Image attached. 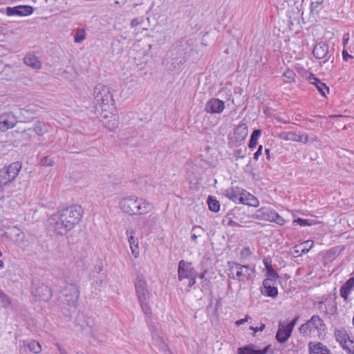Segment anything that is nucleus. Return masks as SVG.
<instances>
[{
	"mask_svg": "<svg viewBox=\"0 0 354 354\" xmlns=\"http://www.w3.org/2000/svg\"><path fill=\"white\" fill-rule=\"evenodd\" d=\"M33 131H35L38 136H42L47 131V127L45 124L38 122L33 129Z\"/></svg>",
	"mask_w": 354,
	"mask_h": 354,
	"instance_id": "ea45409f",
	"label": "nucleus"
},
{
	"mask_svg": "<svg viewBox=\"0 0 354 354\" xmlns=\"http://www.w3.org/2000/svg\"><path fill=\"white\" fill-rule=\"evenodd\" d=\"M152 344L156 347L158 351L168 354L170 353L168 346L165 342V340L162 336V333L159 331H153L152 334Z\"/></svg>",
	"mask_w": 354,
	"mask_h": 354,
	"instance_id": "2eb2a0df",
	"label": "nucleus"
},
{
	"mask_svg": "<svg viewBox=\"0 0 354 354\" xmlns=\"http://www.w3.org/2000/svg\"><path fill=\"white\" fill-rule=\"evenodd\" d=\"M134 286L140 307L145 315L151 313L150 306L148 304L149 291L145 277L138 274L134 282Z\"/></svg>",
	"mask_w": 354,
	"mask_h": 354,
	"instance_id": "7ed1b4c3",
	"label": "nucleus"
},
{
	"mask_svg": "<svg viewBox=\"0 0 354 354\" xmlns=\"http://www.w3.org/2000/svg\"><path fill=\"white\" fill-rule=\"evenodd\" d=\"M80 288L73 283H66L59 295V300L69 308L75 309L80 297Z\"/></svg>",
	"mask_w": 354,
	"mask_h": 354,
	"instance_id": "39448f33",
	"label": "nucleus"
},
{
	"mask_svg": "<svg viewBox=\"0 0 354 354\" xmlns=\"http://www.w3.org/2000/svg\"><path fill=\"white\" fill-rule=\"evenodd\" d=\"M24 63L35 69H39L41 67V63L38 57L32 53H28L25 56Z\"/></svg>",
	"mask_w": 354,
	"mask_h": 354,
	"instance_id": "b1692460",
	"label": "nucleus"
},
{
	"mask_svg": "<svg viewBox=\"0 0 354 354\" xmlns=\"http://www.w3.org/2000/svg\"><path fill=\"white\" fill-rule=\"evenodd\" d=\"M340 343L344 348L348 350L349 354H354V343L349 339L348 336L346 338L345 337H342L340 340Z\"/></svg>",
	"mask_w": 354,
	"mask_h": 354,
	"instance_id": "c85d7f7f",
	"label": "nucleus"
},
{
	"mask_svg": "<svg viewBox=\"0 0 354 354\" xmlns=\"http://www.w3.org/2000/svg\"><path fill=\"white\" fill-rule=\"evenodd\" d=\"M34 11V8L30 6H17L15 7H8L6 13L8 16H28Z\"/></svg>",
	"mask_w": 354,
	"mask_h": 354,
	"instance_id": "f8f14e48",
	"label": "nucleus"
},
{
	"mask_svg": "<svg viewBox=\"0 0 354 354\" xmlns=\"http://www.w3.org/2000/svg\"><path fill=\"white\" fill-rule=\"evenodd\" d=\"M49 226L56 234L59 235L66 234L71 230V228L68 227V225L66 226L65 221L58 212L52 215L49 218Z\"/></svg>",
	"mask_w": 354,
	"mask_h": 354,
	"instance_id": "1a4fd4ad",
	"label": "nucleus"
},
{
	"mask_svg": "<svg viewBox=\"0 0 354 354\" xmlns=\"http://www.w3.org/2000/svg\"><path fill=\"white\" fill-rule=\"evenodd\" d=\"M103 271V265L102 263L100 262L99 264H97L94 268V270L91 273H95L97 274H105Z\"/></svg>",
	"mask_w": 354,
	"mask_h": 354,
	"instance_id": "de8ad7c7",
	"label": "nucleus"
},
{
	"mask_svg": "<svg viewBox=\"0 0 354 354\" xmlns=\"http://www.w3.org/2000/svg\"><path fill=\"white\" fill-rule=\"evenodd\" d=\"M265 288V294L268 297H276L278 295V290L275 286H266Z\"/></svg>",
	"mask_w": 354,
	"mask_h": 354,
	"instance_id": "a19ab883",
	"label": "nucleus"
},
{
	"mask_svg": "<svg viewBox=\"0 0 354 354\" xmlns=\"http://www.w3.org/2000/svg\"><path fill=\"white\" fill-rule=\"evenodd\" d=\"M251 254L252 252L250 249L248 247H245L241 250L240 255L241 258L247 259L251 255Z\"/></svg>",
	"mask_w": 354,
	"mask_h": 354,
	"instance_id": "09e8293b",
	"label": "nucleus"
},
{
	"mask_svg": "<svg viewBox=\"0 0 354 354\" xmlns=\"http://www.w3.org/2000/svg\"><path fill=\"white\" fill-rule=\"evenodd\" d=\"M141 24V21L138 18H134L131 20V26L132 28L136 27Z\"/></svg>",
	"mask_w": 354,
	"mask_h": 354,
	"instance_id": "052dcab7",
	"label": "nucleus"
},
{
	"mask_svg": "<svg viewBox=\"0 0 354 354\" xmlns=\"http://www.w3.org/2000/svg\"><path fill=\"white\" fill-rule=\"evenodd\" d=\"M227 225H228V226H239V224L237 223L234 222V221H232L231 219V218H229L227 219Z\"/></svg>",
	"mask_w": 354,
	"mask_h": 354,
	"instance_id": "680f3d73",
	"label": "nucleus"
},
{
	"mask_svg": "<svg viewBox=\"0 0 354 354\" xmlns=\"http://www.w3.org/2000/svg\"><path fill=\"white\" fill-rule=\"evenodd\" d=\"M250 319V317L248 316V315H246L245 317V318L243 319H239V320H237L236 322H235V324L236 326H240L241 324H243L245 322H248V319Z\"/></svg>",
	"mask_w": 354,
	"mask_h": 354,
	"instance_id": "13d9d810",
	"label": "nucleus"
},
{
	"mask_svg": "<svg viewBox=\"0 0 354 354\" xmlns=\"http://www.w3.org/2000/svg\"><path fill=\"white\" fill-rule=\"evenodd\" d=\"M267 278L273 281H277L279 278V274L275 270L273 269L272 266H267V272H266Z\"/></svg>",
	"mask_w": 354,
	"mask_h": 354,
	"instance_id": "79ce46f5",
	"label": "nucleus"
},
{
	"mask_svg": "<svg viewBox=\"0 0 354 354\" xmlns=\"http://www.w3.org/2000/svg\"><path fill=\"white\" fill-rule=\"evenodd\" d=\"M11 305L10 297L0 289V306L7 308Z\"/></svg>",
	"mask_w": 354,
	"mask_h": 354,
	"instance_id": "f704fd0d",
	"label": "nucleus"
},
{
	"mask_svg": "<svg viewBox=\"0 0 354 354\" xmlns=\"http://www.w3.org/2000/svg\"><path fill=\"white\" fill-rule=\"evenodd\" d=\"M225 195L234 203L245 204L244 196L234 193L233 190H226Z\"/></svg>",
	"mask_w": 354,
	"mask_h": 354,
	"instance_id": "bb28decb",
	"label": "nucleus"
},
{
	"mask_svg": "<svg viewBox=\"0 0 354 354\" xmlns=\"http://www.w3.org/2000/svg\"><path fill=\"white\" fill-rule=\"evenodd\" d=\"M309 80H314L311 82L312 84L315 85L321 95L324 97L326 96V94L329 92V88L323 83L320 80L314 77L313 74L310 73L308 77Z\"/></svg>",
	"mask_w": 354,
	"mask_h": 354,
	"instance_id": "4be33fe9",
	"label": "nucleus"
},
{
	"mask_svg": "<svg viewBox=\"0 0 354 354\" xmlns=\"http://www.w3.org/2000/svg\"><path fill=\"white\" fill-rule=\"evenodd\" d=\"M342 55H343V58L345 61H347L348 58L351 57V56L345 50H343Z\"/></svg>",
	"mask_w": 354,
	"mask_h": 354,
	"instance_id": "0e129e2a",
	"label": "nucleus"
},
{
	"mask_svg": "<svg viewBox=\"0 0 354 354\" xmlns=\"http://www.w3.org/2000/svg\"><path fill=\"white\" fill-rule=\"evenodd\" d=\"M189 283H188V287H192V286H194L196 283V279H195V277L193 275L192 277H189Z\"/></svg>",
	"mask_w": 354,
	"mask_h": 354,
	"instance_id": "e2e57ef3",
	"label": "nucleus"
},
{
	"mask_svg": "<svg viewBox=\"0 0 354 354\" xmlns=\"http://www.w3.org/2000/svg\"><path fill=\"white\" fill-rule=\"evenodd\" d=\"M272 222H275L278 225H283L285 223V220L283 217L279 216L277 212L274 215Z\"/></svg>",
	"mask_w": 354,
	"mask_h": 354,
	"instance_id": "8fccbe9b",
	"label": "nucleus"
},
{
	"mask_svg": "<svg viewBox=\"0 0 354 354\" xmlns=\"http://www.w3.org/2000/svg\"><path fill=\"white\" fill-rule=\"evenodd\" d=\"M257 217L265 221L272 222L276 212L268 208L263 207L258 210Z\"/></svg>",
	"mask_w": 354,
	"mask_h": 354,
	"instance_id": "393cba45",
	"label": "nucleus"
},
{
	"mask_svg": "<svg viewBox=\"0 0 354 354\" xmlns=\"http://www.w3.org/2000/svg\"><path fill=\"white\" fill-rule=\"evenodd\" d=\"M309 354H329V351L327 347L323 345L321 342H309Z\"/></svg>",
	"mask_w": 354,
	"mask_h": 354,
	"instance_id": "aec40b11",
	"label": "nucleus"
},
{
	"mask_svg": "<svg viewBox=\"0 0 354 354\" xmlns=\"http://www.w3.org/2000/svg\"><path fill=\"white\" fill-rule=\"evenodd\" d=\"M301 245H297L295 246L294 251L292 252V255L295 257H300L302 254H304L303 252H301Z\"/></svg>",
	"mask_w": 354,
	"mask_h": 354,
	"instance_id": "3c124183",
	"label": "nucleus"
},
{
	"mask_svg": "<svg viewBox=\"0 0 354 354\" xmlns=\"http://www.w3.org/2000/svg\"><path fill=\"white\" fill-rule=\"evenodd\" d=\"M224 108V102L218 98H211L205 104V111L212 114L220 113Z\"/></svg>",
	"mask_w": 354,
	"mask_h": 354,
	"instance_id": "4468645a",
	"label": "nucleus"
},
{
	"mask_svg": "<svg viewBox=\"0 0 354 354\" xmlns=\"http://www.w3.org/2000/svg\"><path fill=\"white\" fill-rule=\"evenodd\" d=\"M32 294L35 297L43 301L48 300L52 296L51 290L48 286L41 283L34 284Z\"/></svg>",
	"mask_w": 354,
	"mask_h": 354,
	"instance_id": "9b49d317",
	"label": "nucleus"
},
{
	"mask_svg": "<svg viewBox=\"0 0 354 354\" xmlns=\"http://www.w3.org/2000/svg\"><path fill=\"white\" fill-rule=\"evenodd\" d=\"M203 229L198 225H195L192 229V235H191V239L196 243L197 242V238L199 236H201L202 232H203Z\"/></svg>",
	"mask_w": 354,
	"mask_h": 354,
	"instance_id": "e433bc0d",
	"label": "nucleus"
},
{
	"mask_svg": "<svg viewBox=\"0 0 354 354\" xmlns=\"http://www.w3.org/2000/svg\"><path fill=\"white\" fill-rule=\"evenodd\" d=\"M248 127L245 124L239 125L234 130V134L238 139L244 140L248 135Z\"/></svg>",
	"mask_w": 354,
	"mask_h": 354,
	"instance_id": "cd10ccee",
	"label": "nucleus"
},
{
	"mask_svg": "<svg viewBox=\"0 0 354 354\" xmlns=\"http://www.w3.org/2000/svg\"><path fill=\"white\" fill-rule=\"evenodd\" d=\"M3 257V253L0 250V258ZM4 268V263L2 259H0V269H3Z\"/></svg>",
	"mask_w": 354,
	"mask_h": 354,
	"instance_id": "338daca9",
	"label": "nucleus"
},
{
	"mask_svg": "<svg viewBox=\"0 0 354 354\" xmlns=\"http://www.w3.org/2000/svg\"><path fill=\"white\" fill-rule=\"evenodd\" d=\"M262 149H263L262 145H260V146L258 147L257 151L254 153V160H258L259 156L261 154Z\"/></svg>",
	"mask_w": 354,
	"mask_h": 354,
	"instance_id": "bf43d9fd",
	"label": "nucleus"
},
{
	"mask_svg": "<svg viewBox=\"0 0 354 354\" xmlns=\"http://www.w3.org/2000/svg\"><path fill=\"white\" fill-rule=\"evenodd\" d=\"M121 210L129 215L148 214L153 209L152 204L142 198L130 196L122 198L119 203Z\"/></svg>",
	"mask_w": 354,
	"mask_h": 354,
	"instance_id": "f257e3e1",
	"label": "nucleus"
},
{
	"mask_svg": "<svg viewBox=\"0 0 354 354\" xmlns=\"http://www.w3.org/2000/svg\"><path fill=\"white\" fill-rule=\"evenodd\" d=\"M326 314L333 315L337 312V305L335 302L325 304V310H324Z\"/></svg>",
	"mask_w": 354,
	"mask_h": 354,
	"instance_id": "37998d69",
	"label": "nucleus"
},
{
	"mask_svg": "<svg viewBox=\"0 0 354 354\" xmlns=\"http://www.w3.org/2000/svg\"><path fill=\"white\" fill-rule=\"evenodd\" d=\"M261 133V131L260 129H255L252 135H251V137H250V142H249V144H248V147L249 148H254L257 144V140L259 138V137L260 136Z\"/></svg>",
	"mask_w": 354,
	"mask_h": 354,
	"instance_id": "473e14b6",
	"label": "nucleus"
},
{
	"mask_svg": "<svg viewBox=\"0 0 354 354\" xmlns=\"http://www.w3.org/2000/svg\"><path fill=\"white\" fill-rule=\"evenodd\" d=\"M299 317H296L295 319H293L288 325H286L288 328H289L290 330L292 331L295 326L297 324V322L298 320Z\"/></svg>",
	"mask_w": 354,
	"mask_h": 354,
	"instance_id": "6e6d98bb",
	"label": "nucleus"
},
{
	"mask_svg": "<svg viewBox=\"0 0 354 354\" xmlns=\"http://www.w3.org/2000/svg\"><path fill=\"white\" fill-rule=\"evenodd\" d=\"M194 268L192 267V263L181 260L178 263V279L182 281L184 279H188L193 276Z\"/></svg>",
	"mask_w": 354,
	"mask_h": 354,
	"instance_id": "ddd939ff",
	"label": "nucleus"
},
{
	"mask_svg": "<svg viewBox=\"0 0 354 354\" xmlns=\"http://www.w3.org/2000/svg\"><path fill=\"white\" fill-rule=\"evenodd\" d=\"M207 202L210 211L214 212H217L219 211L220 203L217 200L214 198L212 196H209Z\"/></svg>",
	"mask_w": 354,
	"mask_h": 354,
	"instance_id": "c756f323",
	"label": "nucleus"
},
{
	"mask_svg": "<svg viewBox=\"0 0 354 354\" xmlns=\"http://www.w3.org/2000/svg\"><path fill=\"white\" fill-rule=\"evenodd\" d=\"M228 190H233L234 193H236L237 194L243 196L246 195V192L243 189L239 188V187H233L231 189H229Z\"/></svg>",
	"mask_w": 354,
	"mask_h": 354,
	"instance_id": "864d4df0",
	"label": "nucleus"
},
{
	"mask_svg": "<svg viewBox=\"0 0 354 354\" xmlns=\"http://www.w3.org/2000/svg\"><path fill=\"white\" fill-rule=\"evenodd\" d=\"M270 346H267L263 350H258L259 354H266L268 353Z\"/></svg>",
	"mask_w": 354,
	"mask_h": 354,
	"instance_id": "69168bd1",
	"label": "nucleus"
},
{
	"mask_svg": "<svg viewBox=\"0 0 354 354\" xmlns=\"http://www.w3.org/2000/svg\"><path fill=\"white\" fill-rule=\"evenodd\" d=\"M86 38V32L84 29L77 28L75 30L74 41L77 44L82 43Z\"/></svg>",
	"mask_w": 354,
	"mask_h": 354,
	"instance_id": "c9c22d12",
	"label": "nucleus"
},
{
	"mask_svg": "<svg viewBox=\"0 0 354 354\" xmlns=\"http://www.w3.org/2000/svg\"><path fill=\"white\" fill-rule=\"evenodd\" d=\"M17 123L15 116L11 113L2 114L0 116V131H6L12 129Z\"/></svg>",
	"mask_w": 354,
	"mask_h": 354,
	"instance_id": "dca6fc26",
	"label": "nucleus"
},
{
	"mask_svg": "<svg viewBox=\"0 0 354 354\" xmlns=\"http://www.w3.org/2000/svg\"><path fill=\"white\" fill-rule=\"evenodd\" d=\"M313 52L316 58L322 59L328 52V46L326 42H319L315 45Z\"/></svg>",
	"mask_w": 354,
	"mask_h": 354,
	"instance_id": "412c9836",
	"label": "nucleus"
},
{
	"mask_svg": "<svg viewBox=\"0 0 354 354\" xmlns=\"http://www.w3.org/2000/svg\"><path fill=\"white\" fill-rule=\"evenodd\" d=\"M263 263L265 264L266 269H267V266H272V265L270 264V262H269L268 260H264Z\"/></svg>",
	"mask_w": 354,
	"mask_h": 354,
	"instance_id": "774afa93",
	"label": "nucleus"
},
{
	"mask_svg": "<svg viewBox=\"0 0 354 354\" xmlns=\"http://www.w3.org/2000/svg\"><path fill=\"white\" fill-rule=\"evenodd\" d=\"M354 289V277L348 279L341 287L339 293L344 301H348V296Z\"/></svg>",
	"mask_w": 354,
	"mask_h": 354,
	"instance_id": "6ab92c4d",
	"label": "nucleus"
},
{
	"mask_svg": "<svg viewBox=\"0 0 354 354\" xmlns=\"http://www.w3.org/2000/svg\"><path fill=\"white\" fill-rule=\"evenodd\" d=\"M83 209L80 205H72L58 212L66 226L72 230L81 220Z\"/></svg>",
	"mask_w": 354,
	"mask_h": 354,
	"instance_id": "423d86ee",
	"label": "nucleus"
},
{
	"mask_svg": "<svg viewBox=\"0 0 354 354\" xmlns=\"http://www.w3.org/2000/svg\"><path fill=\"white\" fill-rule=\"evenodd\" d=\"M114 108L98 107L100 120L102 124L109 130H113L118 125V117L112 113Z\"/></svg>",
	"mask_w": 354,
	"mask_h": 354,
	"instance_id": "6e6552de",
	"label": "nucleus"
},
{
	"mask_svg": "<svg viewBox=\"0 0 354 354\" xmlns=\"http://www.w3.org/2000/svg\"><path fill=\"white\" fill-rule=\"evenodd\" d=\"M93 96L97 111H100L98 107L114 108L115 100L108 86L97 84L94 88Z\"/></svg>",
	"mask_w": 354,
	"mask_h": 354,
	"instance_id": "f03ea898",
	"label": "nucleus"
},
{
	"mask_svg": "<svg viewBox=\"0 0 354 354\" xmlns=\"http://www.w3.org/2000/svg\"><path fill=\"white\" fill-rule=\"evenodd\" d=\"M314 245V242L311 240H308L303 242L300 245H301V251L303 254H306L309 252V250L313 248Z\"/></svg>",
	"mask_w": 354,
	"mask_h": 354,
	"instance_id": "c03bdc74",
	"label": "nucleus"
},
{
	"mask_svg": "<svg viewBox=\"0 0 354 354\" xmlns=\"http://www.w3.org/2000/svg\"><path fill=\"white\" fill-rule=\"evenodd\" d=\"M292 330H290L288 327L283 323L279 322V328L276 334V339L279 343H285L291 336Z\"/></svg>",
	"mask_w": 354,
	"mask_h": 354,
	"instance_id": "f3484780",
	"label": "nucleus"
},
{
	"mask_svg": "<svg viewBox=\"0 0 354 354\" xmlns=\"http://www.w3.org/2000/svg\"><path fill=\"white\" fill-rule=\"evenodd\" d=\"M6 234L10 237V239H12L13 241H17L19 240L18 238L21 234V232L20 229L13 227L10 229H9L8 232H6Z\"/></svg>",
	"mask_w": 354,
	"mask_h": 354,
	"instance_id": "7c9ffc66",
	"label": "nucleus"
},
{
	"mask_svg": "<svg viewBox=\"0 0 354 354\" xmlns=\"http://www.w3.org/2000/svg\"><path fill=\"white\" fill-rule=\"evenodd\" d=\"M275 282H276V281H273V280L266 278V279L263 280V287L268 286H274Z\"/></svg>",
	"mask_w": 354,
	"mask_h": 354,
	"instance_id": "5fc2aeb1",
	"label": "nucleus"
},
{
	"mask_svg": "<svg viewBox=\"0 0 354 354\" xmlns=\"http://www.w3.org/2000/svg\"><path fill=\"white\" fill-rule=\"evenodd\" d=\"M294 223H297V224L300 225L301 226H306V225H310L311 223L308 222L306 219H303L301 218H299L293 221Z\"/></svg>",
	"mask_w": 354,
	"mask_h": 354,
	"instance_id": "603ef678",
	"label": "nucleus"
},
{
	"mask_svg": "<svg viewBox=\"0 0 354 354\" xmlns=\"http://www.w3.org/2000/svg\"><path fill=\"white\" fill-rule=\"evenodd\" d=\"M235 268H236V280L239 281H246L251 279L255 272L254 268L248 265H241L236 263Z\"/></svg>",
	"mask_w": 354,
	"mask_h": 354,
	"instance_id": "9d476101",
	"label": "nucleus"
},
{
	"mask_svg": "<svg viewBox=\"0 0 354 354\" xmlns=\"http://www.w3.org/2000/svg\"><path fill=\"white\" fill-rule=\"evenodd\" d=\"M21 169V164L15 162L0 169V188L11 183L18 176Z\"/></svg>",
	"mask_w": 354,
	"mask_h": 354,
	"instance_id": "0eeeda50",
	"label": "nucleus"
},
{
	"mask_svg": "<svg viewBox=\"0 0 354 354\" xmlns=\"http://www.w3.org/2000/svg\"><path fill=\"white\" fill-rule=\"evenodd\" d=\"M255 346L250 344L238 349V354H259L258 350L254 349Z\"/></svg>",
	"mask_w": 354,
	"mask_h": 354,
	"instance_id": "2f4dec72",
	"label": "nucleus"
},
{
	"mask_svg": "<svg viewBox=\"0 0 354 354\" xmlns=\"http://www.w3.org/2000/svg\"><path fill=\"white\" fill-rule=\"evenodd\" d=\"M28 346L29 350L35 354L39 353L41 351V346L37 341L33 340L30 342Z\"/></svg>",
	"mask_w": 354,
	"mask_h": 354,
	"instance_id": "58836bf2",
	"label": "nucleus"
},
{
	"mask_svg": "<svg viewBox=\"0 0 354 354\" xmlns=\"http://www.w3.org/2000/svg\"><path fill=\"white\" fill-rule=\"evenodd\" d=\"M265 327H266V325L264 324H261L259 327L250 326V330L254 331V334L257 331H262V330H263Z\"/></svg>",
	"mask_w": 354,
	"mask_h": 354,
	"instance_id": "4d7b16f0",
	"label": "nucleus"
},
{
	"mask_svg": "<svg viewBox=\"0 0 354 354\" xmlns=\"http://www.w3.org/2000/svg\"><path fill=\"white\" fill-rule=\"evenodd\" d=\"M90 279L93 281L92 286L95 288L101 287L103 285L106 274H97L95 273H90Z\"/></svg>",
	"mask_w": 354,
	"mask_h": 354,
	"instance_id": "a878e982",
	"label": "nucleus"
},
{
	"mask_svg": "<svg viewBox=\"0 0 354 354\" xmlns=\"http://www.w3.org/2000/svg\"><path fill=\"white\" fill-rule=\"evenodd\" d=\"M244 198L245 204L252 207H257L259 205L258 199L250 193L246 192V195H244Z\"/></svg>",
	"mask_w": 354,
	"mask_h": 354,
	"instance_id": "72a5a7b5",
	"label": "nucleus"
},
{
	"mask_svg": "<svg viewBox=\"0 0 354 354\" xmlns=\"http://www.w3.org/2000/svg\"><path fill=\"white\" fill-rule=\"evenodd\" d=\"M283 82L286 83H292L295 82V73L291 70L286 71L282 75Z\"/></svg>",
	"mask_w": 354,
	"mask_h": 354,
	"instance_id": "4c0bfd02",
	"label": "nucleus"
},
{
	"mask_svg": "<svg viewBox=\"0 0 354 354\" xmlns=\"http://www.w3.org/2000/svg\"><path fill=\"white\" fill-rule=\"evenodd\" d=\"M228 265L230 268L228 269L227 276L232 279L236 280V275L235 274L236 268H235V266L236 265V262H228Z\"/></svg>",
	"mask_w": 354,
	"mask_h": 354,
	"instance_id": "49530a36",
	"label": "nucleus"
},
{
	"mask_svg": "<svg viewBox=\"0 0 354 354\" xmlns=\"http://www.w3.org/2000/svg\"><path fill=\"white\" fill-rule=\"evenodd\" d=\"M280 138L284 140L288 141L301 142L304 143H307L308 142V137L307 135L305 136L304 140H302V136L297 135L295 132L282 133L280 135Z\"/></svg>",
	"mask_w": 354,
	"mask_h": 354,
	"instance_id": "5701e85b",
	"label": "nucleus"
},
{
	"mask_svg": "<svg viewBox=\"0 0 354 354\" xmlns=\"http://www.w3.org/2000/svg\"><path fill=\"white\" fill-rule=\"evenodd\" d=\"M39 164L44 167H50L55 164V161L53 158H50L48 156H44L40 160Z\"/></svg>",
	"mask_w": 354,
	"mask_h": 354,
	"instance_id": "a18cd8bd",
	"label": "nucleus"
},
{
	"mask_svg": "<svg viewBox=\"0 0 354 354\" xmlns=\"http://www.w3.org/2000/svg\"><path fill=\"white\" fill-rule=\"evenodd\" d=\"M126 234L128 236V241L130 245L132 254L134 256V257L137 258L139 256V248L138 240L133 236L135 234V231L133 230H127Z\"/></svg>",
	"mask_w": 354,
	"mask_h": 354,
	"instance_id": "a211bd4d",
	"label": "nucleus"
},
{
	"mask_svg": "<svg viewBox=\"0 0 354 354\" xmlns=\"http://www.w3.org/2000/svg\"><path fill=\"white\" fill-rule=\"evenodd\" d=\"M326 329L324 320L319 315H313L299 328L300 334L310 337H320Z\"/></svg>",
	"mask_w": 354,
	"mask_h": 354,
	"instance_id": "20e7f679",
	"label": "nucleus"
}]
</instances>
